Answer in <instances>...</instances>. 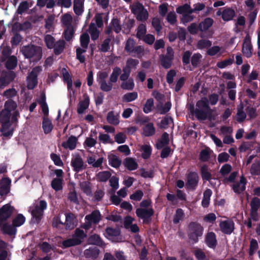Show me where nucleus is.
<instances>
[{
	"label": "nucleus",
	"mask_w": 260,
	"mask_h": 260,
	"mask_svg": "<svg viewBox=\"0 0 260 260\" xmlns=\"http://www.w3.org/2000/svg\"><path fill=\"white\" fill-rule=\"evenodd\" d=\"M86 237L84 232L80 229H76L72 237L78 245L81 243L83 240Z\"/></svg>",
	"instance_id": "28"
},
{
	"label": "nucleus",
	"mask_w": 260,
	"mask_h": 260,
	"mask_svg": "<svg viewBox=\"0 0 260 260\" xmlns=\"http://www.w3.org/2000/svg\"><path fill=\"white\" fill-rule=\"evenodd\" d=\"M99 140L101 143L104 144H112L113 143L109 135L103 133H100Z\"/></svg>",
	"instance_id": "57"
},
{
	"label": "nucleus",
	"mask_w": 260,
	"mask_h": 260,
	"mask_svg": "<svg viewBox=\"0 0 260 260\" xmlns=\"http://www.w3.org/2000/svg\"><path fill=\"white\" fill-rule=\"evenodd\" d=\"M61 73H62L63 80L64 82H66V83L67 84V87H68V90H69L70 92L71 91H72L73 92H74V91H73V88H72L73 83H72V78H71V77L70 74L69 73L68 71L65 68H63L61 70Z\"/></svg>",
	"instance_id": "25"
},
{
	"label": "nucleus",
	"mask_w": 260,
	"mask_h": 260,
	"mask_svg": "<svg viewBox=\"0 0 260 260\" xmlns=\"http://www.w3.org/2000/svg\"><path fill=\"white\" fill-rule=\"evenodd\" d=\"M108 158L109 165L113 168H117L121 164V159L113 153L109 154Z\"/></svg>",
	"instance_id": "31"
},
{
	"label": "nucleus",
	"mask_w": 260,
	"mask_h": 260,
	"mask_svg": "<svg viewBox=\"0 0 260 260\" xmlns=\"http://www.w3.org/2000/svg\"><path fill=\"white\" fill-rule=\"evenodd\" d=\"M172 125H173V120L171 118L168 117H164L159 123L160 127L162 128H166L168 126Z\"/></svg>",
	"instance_id": "63"
},
{
	"label": "nucleus",
	"mask_w": 260,
	"mask_h": 260,
	"mask_svg": "<svg viewBox=\"0 0 260 260\" xmlns=\"http://www.w3.org/2000/svg\"><path fill=\"white\" fill-rule=\"evenodd\" d=\"M84 253L87 258H95L98 256L99 250L95 247H91L86 249Z\"/></svg>",
	"instance_id": "36"
},
{
	"label": "nucleus",
	"mask_w": 260,
	"mask_h": 260,
	"mask_svg": "<svg viewBox=\"0 0 260 260\" xmlns=\"http://www.w3.org/2000/svg\"><path fill=\"white\" fill-rule=\"evenodd\" d=\"M47 206V203L44 200L39 201L35 203L31 211L32 220H35L34 222H38L40 220Z\"/></svg>",
	"instance_id": "6"
},
{
	"label": "nucleus",
	"mask_w": 260,
	"mask_h": 260,
	"mask_svg": "<svg viewBox=\"0 0 260 260\" xmlns=\"http://www.w3.org/2000/svg\"><path fill=\"white\" fill-rule=\"evenodd\" d=\"M250 173L254 175H260V160L255 161L252 164L250 169Z\"/></svg>",
	"instance_id": "58"
},
{
	"label": "nucleus",
	"mask_w": 260,
	"mask_h": 260,
	"mask_svg": "<svg viewBox=\"0 0 260 260\" xmlns=\"http://www.w3.org/2000/svg\"><path fill=\"white\" fill-rule=\"evenodd\" d=\"M153 214V211L151 208H139L136 210L137 216L143 219L144 222H147L149 219Z\"/></svg>",
	"instance_id": "15"
},
{
	"label": "nucleus",
	"mask_w": 260,
	"mask_h": 260,
	"mask_svg": "<svg viewBox=\"0 0 260 260\" xmlns=\"http://www.w3.org/2000/svg\"><path fill=\"white\" fill-rule=\"evenodd\" d=\"M146 33V27L145 24H140L137 30V37L139 39L142 40L145 36Z\"/></svg>",
	"instance_id": "50"
},
{
	"label": "nucleus",
	"mask_w": 260,
	"mask_h": 260,
	"mask_svg": "<svg viewBox=\"0 0 260 260\" xmlns=\"http://www.w3.org/2000/svg\"><path fill=\"white\" fill-rule=\"evenodd\" d=\"M161 65L166 69L169 68L174 59V51L173 49L168 47L167 49V53L165 55H161L160 57Z\"/></svg>",
	"instance_id": "11"
},
{
	"label": "nucleus",
	"mask_w": 260,
	"mask_h": 260,
	"mask_svg": "<svg viewBox=\"0 0 260 260\" xmlns=\"http://www.w3.org/2000/svg\"><path fill=\"white\" fill-rule=\"evenodd\" d=\"M89 242L91 244L98 245L102 246L103 241L100 237L98 235H93L91 236L88 239Z\"/></svg>",
	"instance_id": "62"
},
{
	"label": "nucleus",
	"mask_w": 260,
	"mask_h": 260,
	"mask_svg": "<svg viewBox=\"0 0 260 260\" xmlns=\"http://www.w3.org/2000/svg\"><path fill=\"white\" fill-rule=\"evenodd\" d=\"M42 71L40 67L34 68L32 71L29 74L27 78V87L28 89H32L37 85V76Z\"/></svg>",
	"instance_id": "10"
},
{
	"label": "nucleus",
	"mask_w": 260,
	"mask_h": 260,
	"mask_svg": "<svg viewBox=\"0 0 260 260\" xmlns=\"http://www.w3.org/2000/svg\"><path fill=\"white\" fill-rule=\"evenodd\" d=\"M119 115L114 111H110L107 115V120L109 123L112 125H118L119 123Z\"/></svg>",
	"instance_id": "26"
},
{
	"label": "nucleus",
	"mask_w": 260,
	"mask_h": 260,
	"mask_svg": "<svg viewBox=\"0 0 260 260\" xmlns=\"http://www.w3.org/2000/svg\"><path fill=\"white\" fill-rule=\"evenodd\" d=\"M155 133V128L152 122L146 123L143 127V135L146 137H150Z\"/></svg>",
	"instance_id": "29"
},
{
	"label": "nucleus",
	"mask_w": 260,
	"mask_h": 260,
	"mask_svg": "<svg viewBox=\"0 0 260 260\" xmlns=\"http://www.w3.org/2000/svg\"><path fill=\"white\" fill-rule=\"evenodd\" d=\"M169 142V135L167 133H164L162 135L161 140L157 143L156 147L158 149H160L167 145Z\"/></svg>",
	"instance_id": "49"
},
{
	"label": "nucleus",
	"mask_w": 260,
	"mask_h": 260,
	"mask_svg": "<svg viewBox=\"0 0 260 260\" xmlns=\"http://www.w3.org/2000/svg\"><path fill=\"white\" fill-rule=\"evenodd\" d=\"M123 164L129 170H135L138 168V164L136 160L131 157H128L124 159Z\"/></svg>",
	"instance_id": "35"
},
{
	"label": "nucleus",
	"mask_w": 260,
	"mask_h": 260,
	"mask_svg": "<svg viewBox=\"0 0 260 260\" xmlns=\"http://www.w3.org/2000/svg\"><path fill=\"white\" fill-rule=\"evenodd\" d=\"M13 212V208L8 204L4 205L0 209V228L4 233L10 235H14L16 233V229L6 222Z\"/></svg>",
	"instance_id": "2"
},
{
	"label": "nucleus",
	"mask_w": 260,
	"mask_h": 260,
	"mask_svg": "<svg viewBox=\"0 0 260 260\" xmlns=\"http://www.w3.org/2000/svg\"><path fill=\"white\" fill-rule=\"evenodd\" d=\"M207 245L210 248H214L217 244L215 234L213 232L208 233L206 237Z\"/></svg>",
	"instance_id": "32"
},
{
	"label": "nucleus",
	"mask_w": 260,
	"mask_h": 260,
	"mask_svg": "<svg viewBox=\"0 0 260 260\" xmlns=\"http://www.w3.org/2000/svg\"><path fill=\"white\" fill-rule=\"evenodd\" d=\"M242 53L246 57H250L252 54V46L251 43V38L248 34L245 37L242 46Z\"/></svg>",
	"instance_id": "14"
},
{
	"label": "nucleus",
	"mask_w": 260,
	"mask_h": 260,
	"mask_svg": "<svg viewBox=\"0 0 260 260\" xmlns=\"http://www.w3.org/2000/svg\"><path fill=\"white\" fill-rule=\"evenodd\" d=\"M121 72V70L119 67H115L113 69L110 75L109 81L106 79L108 76L109 72L106 71H101L98 72L96 75V81L100 85L102 91L108 92L111 90L113 88V83L117 81L118 76Z\"/></svg>",
	"instance_id": "1"
},
{
	"label": "nucleus",
	"mask_w": 260,
	"mask_h": 260,
	"mask_svg": "<svg viewBox=\"0 0 260 260\" xmlns=\"http://www.w3.org/2000/svg\"><path fill=\"white\" fill-rule=\"evenodd\" d=\"M101 214L99 211H94L90 214L85 216V222L82 227L87 230L90 229L92 224H96L101 220Z\"/></svg>",
	"instance_id": "9"
},
{
	"label": "nucleus",
	"mask_w": 260,
	"mask_h": 260,
	"mask_svg": "<svg viewBox=\"0 0 260 260\" xmlns=\"http://www.w3.org/2000/svg\"><path fill=\"white\" fill-rule=\"evenodd\" d=\"M246 179L241 176L239 181L235 182L233 184V189L235 192L241 193L245 189Z\"/></svg>",
	"instance_id": "20"
},
{
	"label": "nucleus",
	"mask_w": 260,
	"mask_h": 260,
	"mask_svg": "<svg viewBox=\"0 0 260 260\" xmlns=\"http://www.w3.org/2000/svg\"><path fill=\"white\" fill-rule=\"evenodd\" d=\"M52 187L56 191L60 190L62 188V178H54L51 182Z\"/></svg>",
	"instance_id": "43"
},
{
	"label": "nucleus",
	"mask_w": 260,
	"mask_h": 260,
	"mask_svg": "<svg viewBox=\"0 0 260 260\" xmlns=\"http://www.w3.org/2000/svg\"><path fill=\"white\" fill-rule=\"evenodd\" d=\"M2 185L1 186V190L0 193L1 195L7 193L9 191V185L10 180L8 178H4L2 180Z\"/></svg>",
	"instance_id": "45"
},
{
	"label": "nucleus",
	"mask_w": 260,
	"mask_h": 260,
	"mask_svg": "<svg viewBox=\"0 0 260 260\" xmlns=\"http://www.w3.org/2000/svg\"><path fill=\"white\" fill-rule=\"evenodd\" d=\"M199 179V177L197 173H191L189 174L186 184L187 187L191 189H194L198 184Z\"/></svg>",
	"instance_id": "21"
},
{
	"label": "nucleus",
	"mask_w": 260,
	"mask_h": 260,
	"mask_svg": "<svg viewBox=\"0 0 260 260\" xmlns=\"http://www.w3.org/2000/svg\"><path fill=\"white\" fill-rule=\"evenodd\" d=\"M138 64V60L129 58L127 60L126 66L124 68L126 69H129V71H131V69L136 68V67Z\"/></svg>",
	"instance_id": "60"
},
{
	"label": "nucleus",
	"mask_w": 260,
	"mask_h": 260,
	"mask_svg": "<svg viewBox=\"0 0 260 260\" xmlns=\"http://www.w3.org/2000/svg\"><path fill=\"white\" fill-rule=\"evenodd\" d=\"M213 20L211 18H206L202 21L199 25V29L201 31H205L208 30L213 23Z\"/></svg>",
	"instance_id": "34"
},
{
	"label": "nucleus",
	"mask_w": 260,
	"mask_h": 260,
	"mask_svg": "<svg viewBox=\"0 0 260 260\" xmlns=\"http://www.w3.org/2000/svg\"><path fill=\"white\" fill-rule=\"evenodd\" d=\"M105 236L109 240L114 242H119L122 240L119 229H113L110 227L107 228L106 229Z\"/></svg>",
	"instance_id": "12"
},
{
	"label": "nucleus",
	"mask_w": 260,
	"mask_h": 260,
	"mask_svg": "<svg viewBox=\"0 0 260 260\" xmlns=\"http://www.w3.org/2000/svg\"><path fill=\"white\" fill-rule=\"evenodd\" d=\"M25 221V217L22 214H19L13 219L12 226L16 229V227L22 225Z\"/></svg>",
	"instance_id": "44"
},
{
	"label": "nucleus",
	"mask_w": 260,
	"mask_h": 260,
	"mask_svg": "<svg viewBox=\"0 0 260 260\" xmlns=\"http://www.w3.org/2000/svg\"><path fill=\"white\" fill-rule=\"evenodd\" d=\"M89 104V98L87 94L83 95V100L81 101L77 109V112L79 114H82L88 107Z\"/></svg>",
	"instance_id": "23"
},
{
	"label": "nucleus",
	"mask_w": 260,
	"mask_h": 260,
	"mask_svg": "<svg viewBox=\"0 0 260 260\" xmlns=\"http://www.w3.org/2000/svg\"><path fill=\"white\" fill-rule=\"evenodd\" d=\"M73 9L76 15H81L84 11L83 0H74Z\"/></svg>",
	"instance_id": "30"
},
{
	"label": "nucleus",
	"mask_w": 260,
	"mask_h": 260,
	"mask_svg": "<svg viewBox=\"0 0 260 260\" xmlns=\"http://www.w3.org/2000/svg\"><path fill=\"white\" fill-rule=\"evenodd\" d=\"M142 156L144 159L148 158L151 153V148L150 145H143L141 147Z\"/></svg>",
	"instance_id": "48"
},
{
	"label": "nucleus",
	"mask_w": 260,
	"mask_h": 260,
	"mask_svg": "<svg viewBox=\"0 0 260 260\" xmlns=\"http://www.w3.org/2000/svg\"><path fill=\"white\" fill-rule=\"evenodd\" d=\"M132 12L136 18L141 21H146L148 18V13L143 5L140 3L134 4L131 6Z\"/></svg>",
	"instance_id": "7"
},
{
	"label": "nucleus",
	"mask_w": 260,
	"mask_h": 260,
	"mask_svg": "<svg viewBox=\"0 0 260 260\" xmlns=\"http://www.w3.org/2000/svg\"><path fill=\"white\" fill-rule=\"evenodd\" d=\"M138 98V93L136 92H128L123 95L122 100L125 102H131L135 100Z\"/></svg>",
	"instance_id": "51"
},
{
	"label": "nucleus",
	"mask_w": 260,
	"mask_h": 260,
	"mask_svg": "<svg viewBox=\"0 0 260 260\" xmlns=\"http://www.w3.org/2000/svg\"><path fill=\"white\" fill-rule=\"evenodd\" d=\"M176 12L178 14H180L182 15H183L184 14L188 12L192 13L191 8L190 7L189 5H188L187 4L178 7L176 9Z\"/></svg>",
	"instance_id": "61"
},
{
	"label": "nucleus",
	"mask_w": 260,
	"mask_h": 260,
	"mask_svg": "<svg viewBox=\"0 0 260 260\" xmlns=\"http://www.w3.org/2000/svg\"><path fill=\"white\" fill-rule=\"evenodd\" d=\"M212 194V191L210 189H206L204 192V196L202 204L203 206L206 207L208 206L210 203V197Z\"/></svg>",
	"instance_id": "46"
},
{
	"label": "nucleus",
	"mask_w": 260,
	"mask_h": 260,
	"mask_svg": "<svg viewBox=\"0 0 260 260\" xmlns=\"http://www.w3.org/2000/svg\"><path fill=\"white\" fill-rule=\"evenodd\" d=\"M208 103V100L205 98L197 103L194 113L198 119L205 120L209 118L212 120L215 118L216 114L213 110L210 108Z\"/></svg>",
	"instance_id": "3"
},
{
	"label": "nucleus",
	"mask_w": 260,
	"mask_h": 260,
	"mask_svg": "<svg viewBox=\"0 0 260 260\" xmlns=\"http://www.w3.org/2000/svg\"><path fill=\"white\" fill-rule=\"evenodd\" d=\"M16 108L17 104L15 102L12 100L7 101L5 104V109L1 112L2 116L10 118V112L15 110Z\"/></svg>",
	"instance_id": "18"
},
{
	"label": "nucleus",
	"mask_w": 260,
	"mask_h": 260,
	"mask_svg": "<svg viewBox=\"0 0 260 260\" xmlns=\"http://www.w3.org/2000/svg\"><path fill=\"white\" fill-rule=\"evenodd\" d=\"M96 131H92L90 136L86 138L85 142L84 145L87 147H92L96 143Z\"/></svg>",
	"instance_id": "24"
},
{
	"label": "nucleus",
	"mask_w": 260,
	"mask_h": 260,
	"mask_svg": "<svg viewBox=\"0 0 260 260\" xmlns=\"http://www.w3.org/2000/svg\"><path fill=\"white\" fill-rule=\"evenodd\" d=\"M44 41L47 47L49 49L53 48L56 43L55 39L50 35H47L45 36Z\"/></svg>",
	"instance_id": "55"
},
{
	"label": "nucleus",
	"mask_w": 260,
	"mask_h": 260,
	"mask_svg": "<svg viewBox=\"0 0 260 260\" xmlns=\"http://www.w3.org/2000/svg\"><path fill=\"white\" fill-rule=\"evenodd\" d=\"M25 58L29 59L30 61H37L42 57V48L33 45L25 46L21 49Z\"/></svg>",
	"instance_id": "4"
},
{
	"label": "nucleus",
	"mask_w": 260,
	"mask_h": 260,
	"mask_svg": "<svg viewBox=\"0 0 260 260\" xmlns=\"http://www.w3.org/2000/svg\"><path fill=\"white\" fill-rule=\"evenodd\" d=\"M15 75L13 72H9L0 78V89L4 88L14 79Z\"/></svg>",
	"instance_id": "22"
},
{
	"label": "nucleus",
	"mask_w": 260,
	"mask_h": 260,
	"mask_svg": "<svg viewBox=\"0 0 260 260\" xmlns=\"http://www.w3.org/2000/svg\"><path fill=\"white\" fill-rule=\"evenodd\" d=\"M71 165L73 170L76 172L81 171L86 168V165L85 164L83 158L78 153H75L72 155Z\"/></svg>",
	"instance_id": "8"
},
{
	"label": "nucleus",
	"mask_w": 260,
	"mask_h": 260,
	"mask_svg": "<svg viewBox=\"0 0 260 260\" xmlns=\"http://www.w3.org/2000/svg\"><path fill=\"white\" fill-rule=\"evenodd\" d=\"M120 86L121 88L125 90H132L135 86L134 80L132 78H129L128 80H124L122 82Z\"/></svg>",
	"instance_id": "42"
},
{
	"label": "nucleus",
	"mask_w": 260,
	"mask_h": 260,
	"mask_svg": "<svg viewBox=\"0 0 260 260\" xmlns=\"http://www.w3.org/2000/svg\"><path fill=\"white\" fill-rule=\"evenodd\" d=\"M9 119L7 117L3 116L1 119L2 122L1 132L3 135L6 137L12 136L14 130V127L9 121Z\"/></svg>",
	"instance_id": "13"
},
{
	"label": "nucleus",
	"mask_w": 260,
	"mask_h": 260,
	"mask_svg": "<svg viewBox=\"0 0 260 260\" xmlns=\"http://www.w3.org/2000/svg\"><path fill=\"white\" fill-rule=\"evenodd\" d=\"M65 46V42L63 40H59L57 41L55 45L54 48V52L56 55L60 54L64 50Z\"/></svg>",
	"instance_id": "41"
},
{
	"label": "nucleus",
	"mask_w": 260,
	"mask_h": 260,
	"mask_svg": "<svg viewBox=\"0 0 260 260\" xmlns=\"http://www.w3.org/2000/svg\"><path fill=\"white\" fill-rule=\"evenodd\" d=\"M201 174L203 179L210 180L211 178V175L209 171V169L206 166H204L201 168Z\"/></svg>",
	"instance_id": "59"
},
{
	"label": "nucleus",
	"mask_w": 260,
	"mask_h": 260,
	"mask_svg": "<svg viewBox=\"0 0 260 260\" xmlns=\"http://www.w3.org/2000/svg\"><path fill=\"white\" fill-rule=\"evenodd\" d=\"M77 220L75 216L71 213H69L66 215V222L63 223L66 229L71 230L76 226Z\"/></svg>",
	"instance_id": "19"
},
{
	"label": "nucleus",
	"mask_w": 260,
	"mask_h": 260,
	"mask_svg": "<svg viewBox=\"0 0 260 260\" xmlns=\"http://www.w3.org/2000/svg\"><path fill=\"white\" fill-rule=\"evenodd\" d=\"M110 176L111 173L108 171L101 172L96 175L97 179L102 182L107 181Z\"/></svg>",
	"instance_id": "53"
},
{
	"label": "nucleus",
	"mask_w": 260,
	"mask_h": 260,
	"mask_svg": "<svg viewBox=\"0 0 260 260\" xmlns=\"http://www.w3.org/2000/svg\"><path fill=\"white\" fill-rule=\"evenodd\" d=\"M31 27L30 23L24 22L23 23H16L13 26V30L15 31L25 30Z\"/></svg>",
	"instance_id": "39"
},
{
	"label": "nucleus",
	"mask_w": 260,
	"mask_h": 260,
	"mask_svg": "<svg viewBox=\"0 0 260 260\" xmlns=\"http://www.w3.org/2000/svg\"><path fill=\"white\" fill-rule=\"evenodd\" d=\"M221 231L225 234H231L234 230V223L231 220H221L219 222Z\"/></svg>",
	"instance_id": "16"
},
{
	"label": "nucleus",
	"mask_w": 260,
	"mask_h": 260,
	"mask_svg": "<svg viewBox=\"0 0 260 260\" xmlns=\"http://www.w3.org/2000/svg\"><path fill=\"white\" fill-rule=\"evenodd\" d=\"M260 205V200L257 198H253L250 203L251 211H252V215H256V211H257Z\"/></svg>",
	"instance_id": "47"
},
{
	"label": "nucleus",
	"mask_w": 260,
	"mask_h": 260,
	"mask_svg": "<svg viewBox=\"0 0 260 260\" xmlns=\"http://www.w3.org/2000/svg\"><path fill=\"white\" fill-rule=\"evenodd\" d=\"M77 139L75 137L71 136L67 141L62 143V146L66 149H74L76 146Z\"/></svg>",
	"instance_id": "33"
},
{
	"label": "nucleus",
	"mask_w": 260,
	"mask_h": 260,
	"mask_svg": "<svg viewBox=\"0 0 260 260\" xmlns=\"http://www.w3.org/2000/svg\"><path fill=\"white\" fill-rule=\"evenodd\" d=\"M225 52L224 50L222 49L218 46H214L210 48L207 51V54L210 56L218 55L220 56Z\"/></svg>",
	"instance_id": "37"
},
{
	"label": "nucleus",
	"mask_w": 260,
	"mask_h": 260,
	"mask_svg": "<svg viewBox=\"0 0 260 260\" xmlns=\"http://www.w3.org/2000/svg\"><path fill=\"white\" fill-rule=\"evenodd\" d=\"M89 42V37L87 33H83L80 37L81 48L87 49Z\"/></svg>",
	"instance_id": "54"
},
{
	"label": "nucleus",
	"mask_w": 260,
	"mask_h": 260,
	"mask_svg": "<svg viewBox=\"0 0 260 260\" xmlns=\"http://www.w3.org/2000/svg\"><path fill=\"white\" fill-rule=\"evenodd\" d=\"M217 15H221L222 18L224 21L231 20L235 15V11L234 9L226 8H224L221 11L219 10L217 12Z\"/></svg>",
	"instance_id": "17"
},
{
	"label": "nucleus",
	"mask_w": 260,
	"mask_h": 260,
	"mask_svg": "<svg viewBox=\"0 0 260 260\" xmlns=\"http://www.w3.org/2000/svg\"><path fill=\"white\" fill-rule=\"evenodd\" d=\"M103 160V157H100L96 159L94 156H89L87 157L86 162L93 168H99L102 166Z\"/></svg>",
	"instance_id": "27"
},
{
	"label": "nucleus",
	"mask_w": 260,
	"mask_h": 260,
	"mask_svg": "<svg viewBox=\"0 0 260 260\" xmlns=\"http://www.w3.org/2000/svg\"><path fill=\"white\" fill-rule=\"evenodd\" d=\"M42 127L45 134H47L52 131L53 126L50 120L44 118L42 123Z\"/></svg>",
	"instance_id": "38"
},
{
	"label": "nucleus",
	"mask_w": 260,
	"mask_h": 260,
	"mask_svg": "<svg viewBox=\"0 0 260 260\" xmlns=\"http://www.w3.org/2000/svg\"><path fill=\"white\" fill-rule=\"evenodd\" d=\"M203 226L197 222H192L188 226V235L190 240L197 242L199 238L201 237L203 234Z\"/></svg>",
	"instance_id": "5"
},
{
	"label": "nucleus",
	"mask_w": 260,
	"mask_h": 260,
	"mask_svg": "<svg viewBox=\"0 0 260 260\" xmlns=\"http://www.w3.org/2000/svg\"><path fill=\"white\" fill-rule=\"evenodd\" d=\"M61 21L62 24L66 27H72V16L68 13L65 14L61 17Z\"/></svg>",
	"instance_id": "40"
},
{
	"label": "nucleus",
	"mask_w": 260,
	"mask_h": 260,
	"mask_svg": "<svg viewBox=\"0 0 260 260\" xmlns=\"http://www.w3.org/2000/svg\"><path fill=\"white\" fill-rule=\"evenodd\" d=\"M89 32L91 35L92 40H95L99 38V31L96 28L94 24L91 23L90 24Z\"/></svg>",
	"instance_id": "52"
},
{
	"label": "nucleus",
	"mask_w": 260,
	"mask_h": 260,
	"mask_svg": "<svg viewBox=\"0 0 260 260\" xmlns=\"http://www.w3.org/2000/svg\"><path fill=\"white\" fill-rule=\"evenodd\" d=\"M37 5L40 7H44L45 5L47 8H52L55 5L54 0H38Z\"/></svg>",
	"instance_id": "56"
},
{
	"label": "nucleus",
	"mask_w": 260,
	"mask_h": 260,
	"mask_svg": "<svg viewBox=\"0 0 260 260\" xmlns=\"http://www.w3.org/2000/svg\"><path fill=\"white\" fill-rule=\"evenodd\" d=\"M135 42L133 39H128L125 44V50L129 53H132L134 49Z\"/></svg>",
	"instance_id": "64"
}]
</instances>
